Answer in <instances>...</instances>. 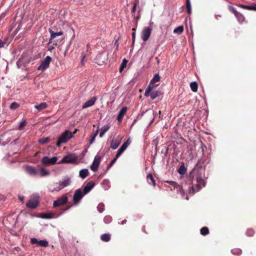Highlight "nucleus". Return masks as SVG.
Listing matches in <instances>:
<instances>
[{
  "label": "nucleus",
  "mask_w": 256,
  "mask_h": 256,
  "mask_svg": "<svg viewBox=\"0 0 256 256\" xmlns=\"http://www.w3.org/2000/svg\"><path fill=\"white\" fill-rule=\"evenodd\" d=\"M112 221V217L110 216H106L104 218V222L106 224H110Z\"/></svg>",
  "instance_id": "obj_42"
},
{
  "label": "nucleus",
  "mask_w": 256,
  "mask_h": 256,
  "mask_svg": "<svg viewBox=\"0 0 256 256\" xmlns=\"http://www.w3.org/2000/svg\"><path fill=\"white\" fill-rule=\"evenodd\" d=\"M74 34L73 35L71 40H70V42H69V44H68V46H67L66 48V51L68 52V49H69V48L70 46L72 44V40H74Z\"/></svg>",
  "instance_id": "obj_49"
},
{
  "label": "nucleus",
  "mask_w": 256,
  "mask_h": 256,
  "mask_svg": "<svg viewBox=\"0 0 256 256\" xmlns=\"http://www.w3.org/2000/svg\"><path fill=\"white\" fill-rule=\"evenodd\" d=\"M190 86L192 90L194 92H196L198 90V84L196 82H192L190 84Z\"/></svg>",
  "instance_id": "obj_33"
},
{
  "label": "nucleus",
  "mask_w": 256,
  "mask_h": 256,
  "mask_svg": "<svg viewBox=\"0 0 256 256\" xmlns=\"http://www.w3.org/2000/svg\"><path fill=\"white\" fill-rule=\"evenodd\" d=\"M231 252L234 255L240 256L242 254V250L238 248L232 249Z\"/></svg>",
  "instance_id": "obj_34"
},
{
  "label": "nucleus",
  "mask_w": 256,
  "mask_h": 256,
  "mask_svg": "<svg viewBox=\"0 0 256 256\" xmlns=\"http://www.w3.org/2000/svg\"><path fill=\"white\" fill-rule=\"evenodd\" d=\"M152 89V87L150 85H148L144 92V96H150V91Z\"/></svg>",
  "instance_id": "obj_43"
},
{
  "label": "nucleus",
  "mask_w": 256,
  "mask_h": 256,
  "mask_svg": "<svg viewBox=\"0 0 256 256\" xmlns=\"http://www.w3.org/2000/svg\"><path fill=\"white\" fill-rule=\"evenodd\" d=\"M85 194L80 188L76 190L74 193L73 201L75 205L78 204Z\"/></svg>",
  "instance_id": "obj_5"
},
{
  "label": "nucleus",
  "mask_w": 256,
  "mask_h": 256,
  "mask_svg": "<svg viewBox=\"0 0 256 256\" xmlns=\"http://www.w3.org/2000/svg\"><path fill=\"white\" fill-rule=\"evenodd\" d=\"M118 158H116V155L115 158H114L109 164L108 167H111L115 163Z\"/></svg>",
  "instance_id": "obj_48"
},
{
  "label": "nucleus",
  "mask_w": 256,
  "mask_h": 256,
  "mask_svg": "<svg viewBox=\"0 0 256 256\" xmlns=\"http://www.w3.org/2000/svg\"><path fill=\"white\" fill-rule=\"evenodd\" d=\"M160 92L158 90H152V89L150 91V96L151 99L154 100L159 96Z\"/></svg>",
  "instance_id": "obj_31"
},
{
  "label": "nucleus",
  "mask_w": 256,
  "mask_h": 256,
  "mask_svg": "<svg viewBox=\"0 0 256 256\" xmlns=\"http://www.w3.org/2000/svg\"><path fill=\"white\" fill-rule=\"evenodd\" d=\"M235 16L240 22H242L245 20L244 16L239 12Z\"/></svg>",
  "instance_id": "obj_32"
},
{
  "label": "nucleus",
  "mask_w": 256,
  "mask_h": 256,
  "mask_svg": "<svg viewBox=\"0 0 256 256\" xmlns=\"http://www.w3.org/2000/svg\"><path fill=\"white\" fill-rule=\"evenodd\" d=\"M152 29L150 27H145L142 32V39L144 41L146 42L149 38Z\"/></svg>",
  "instance_id": "obj_9"
},
{
  "label": "nucleus",
  "mask_w": 256,
  "mask_h": 256,
  "mask_svg": "<svg viewBox=\"0 0 256 256\" xmlns=\"http://www.w3.org/2000/svg\"><path fill=\"white\" fill-rule=\"evenodd\" d=\"M167 182L172 186L174 188H178L182 196H185V192L182 190V186H180L176 182L173 181H168Z\"/></svg>",
  "instance_id": "obj_17"
},
{
  "label": "nucleus",
  "mask_w": 256,
  "mask_h": 256,
  "mask_svg": "<svg viewBox=\"0 0 256 256\" xmlns=\"http://www.w3.org/2000/svg\"><path fill=\"white\" fill-rule=\"evenodd\" d=\"M100 162V158L99 156H96L94 158L92 164L90 168V170L94 172H96L99 166Z\"/></svg>",
  "instance_id": "obj_11"
},
{
  "label": "nucleus",
  "mask_w": 256,
  "mask_h": 256,
  "mask_svg": "<svg viewBox=\"0 0 256 256\" xmlns=\"http://www.w3.org/2000/svg\"><path fill=\"white\" fill-rule=\"evenodd\" d=\"M127 62L128 60L125 58L122 60V63L119 69L120 72H122V71L124 68L126 66Z\"/></svg>",
  "instance_id": "obj_41"
},
{
  "label": "nucleus",
  "mask_w": 256,
  "mask_h": 256,
  "mask_svg": "<svg viewBox=\"0 0 256 256\" xmlns=\"http://www.w3.org/2000/svg\"><path fill=\"white\" fill-rule=\"evenodd\" d=\"M89 172L87 168H84L81 170L79 172V176L82 178H85L88 175Z\"/></svg>",
  "instance_id": "obj_22"
},
{
  "label": "nucleus",
  "mask_w": 256,
  "mask_h": 256,
  "mask_svg": "<svg viewBox=\"0 0 256 256\" xmlns=\"http://www.w3.org/2000/svg\"><path fill=\"white\" fill-rule=\"evenodd\" d=\"M30 242L32 244H36L38 246L42 247H46L48 246V242L46 240H38L37 238H30Z\"/></svg>",
  "instance_id": "obj_10"
},
{
  "label": "nucleus",
  "mask_w": 256,
  "mask_h": 256,
  "mask_svg": "<svg viewBox=\"0 0 256 256\" xmlns=\"http://www.w3.org/2000/svg\"><path fill=\"white\" fill-rule=\"evenodd\" d=\"M183 31H184V26H180L176 28L174 30V32L175 34H180Z\"/></svg>",
  "instance_id": "obj_36"
},
{
  "label": "nucleus",
  "mask_w": 256,
  "mask_h": 256,
  "mask_svg": "<svg viewBox=\"0 0 256 256\" xmlns=\"http://www.w3.org/2000/svg\"><path fill=\"white\" fill-rule=\"evenodd\" d=\"M137 120H138V118H136L134 119V122H133L131 126H134V125L136 123V122H137Z\"/></svg>",
  "instance_id": "obj_58"
},
{
  "label": "nucleus",
  "mask_w": 256,
  "mask_h": 256,
  "mask_svg": "<svg viewBox=\"0 0 256 256\" xmlns=\"http://www.w3.org/2000/svg\"><path fill=\"white\" fill-rule=\"evenodd\" d=\"M136 6H137V3L136 2L133 6H132V13H134L135 12L136 10Z\"/></svg>",
  "instance_id": "obj_51"
},
{
  "label": "nucleus",
  "mask_w": 256,
  "mask_h": 256,
  "mask_svg": "<svg viewBox=\"0 0 256 256\" xmlns=\"http://www.w3.org/2000/svg\"><path fill=\"white\" fill-rule=\"evenodd\" d=\"M156 58V61H157L158 64V63L160 62V60H159V59H158V58Z\"/></svg>",
  "instance_id": "obj_63"
},
{
  "label": "nucleus",
  "mask_w": 256,
  "mask_h": 256,
  "mask_svg": "<svg viewBox=\"0 0 256 256\" xmlns=\"http://www.w3.org/2000/svg\"><path fill=\"white\" fill-rule=\"evenodd\" d=\"M101 240L105 242H109L110 240V234H102L100 236Z\"/></svg>",
  "instance_id": "obj_27"
},
{
  "label": "nucleus",
  "mask_w": 256,
  "mask_h": 256,
  "mask_svg": "<svg viewBox=\"0 0 256 256\" xmlns=\"http://www.w3.org/2000/svg\"><path fill=\"white\" fill-rule=\"evenodd\" d=\"M130 138H128L120 146V148L117 151V153L116 154V158H118L122 153L126 150L127 147L130 145Z\"/></svg>",
  "instance_id": "obj_12"
},
{
  "label": "nucleus",
  "mask_w": 256,
  "mask_h": 256,
  "mask_svg": "<svg viewBox=\"0 0 256 256\" xmlns=\"http://www.w3.org/2000/svg\"><path fill=\"white\" fill-rule=\"evenodd\" d=\"M26 171L30 176H36L38 174L36 168L32 166H27L26 168Z\"/></svg>",
  "instance_id": "obj_13"
},
{
  "label": "nucleus",
  "mask_w": 256,
  "mask_h": 256,
  "mask_svg": "<svg viewBox=\"0 0 256 256\" xmlns=\"http://www.w3.org/2000/svg\"><path fill=\"white\" fill-rule=\"evenodd\" d=\"M52 58L49 56H46L44 59L42 61L40 64L38 68V70L44 71L49 67Z\"/></svg>",
  "instance_id": "obj_6"
},
{
  "label": "nucleus",
  "mask_w": 256,
  "mask_h": 256,
  "mask_svg": "<svg viewBox=\"0 0 256 256\" xmlns=\"http://www.w3.org/2000/svg\"><path fill=\"white\" fill-rule=\"evenodd\" d=\"M71 182V178L66 176H65L62 180H60L58 182L53 183L50 184L48 186V190L52 192H58L61 190L70 186Z\"/></svg>",
  "instance_id": "obj_2"
},
{
  "label": "nucleus",
  "mask_w": 256,
  "mask_h": 256,
  "mask_svg": "<svg viewBox=\"0 0 256 256\" xmlns=\"http://www.w3.org/2000/svg\"><path fill=\"white\" fill-rule=\"evenodd\" d=\"M186 6L188 8V14H190L192 13V7H191L190 0H186Z\"/></svg>",
  "instance_id": "obj_40"
},
{
  "label": "nucleus",
  "mask_w": 256,
  "mask_h": 256,
  "mask_svg": "<svg viewBox=\"0 0 256 256\" xmlns=\"http://www.w3.org/2000/svg\"><path fill=\"white\" fill-rule=\"evenodd\" d=\"M72 137V132L68 130L64 131V132L58 138L56 144V146H60V144L67 142Z\"/></svg>",
  "instance_id": "obj_3"
},
{
  "label": "nucleus",
  "mask_w": 256,
  "mask_h": 256,
  "mask_svg": "<svg viewBox=\"0 0 256 256\" xmlns=\"http://www.w3.org/2000/svg\"><path fill=\"white\" fill-rule=\"evenodd\" d=\"M120 141L112 138L110 142V148L114 150H116L119 146Z\"/></svg>",
  "instance_id": "obj_19"
},
{
  "label": "nucleus",
  "mask_w": 256,
  "mask_h": 256,
  "mask_svg": "<svg viewBox=\"0 0 256 256\" xmlns=\"http://www.w3.org/2000/svg\"><path fill=\"white\" fill-rule=\"evenodd\" d=\"M68 200V196L66 194L62 195L60 198L54 202L53 206L56 208L64 205L67 203Z\"/></svg>",
  "instance_id": "obj_7"
},
{
  "label": "nucleus",
  "mask_w": 256,
  "mask_h": 256,
  "mask_svg": "<svg viewBox=\"0 0 256 256\" xmlns=\"http://www.w3.org/2000/svg\"><path fill=\"white\" fill-rule=\"evenodd\" d=\"M78 160V156L75 154H70L64 156L58 162L59 164L73 163Z\"/></svg>",
  "instance_id": "obj_4"
},
{
  "label": "nucleus",
  "mask_w": 256,
  "mask_h": 256,
  "mask_svg": "<svg viewBox=\"0 0 256 256\" xmlns=\"http://www.w3.org/2000/svg\"><path fill=\"white\" fill-rule=\"evenodd\" d=\"M102 186L104 190H108L110 188V182L108 180H104L102 182Z\"/></svg>",
  "instance_id": "obj_23"
},
{
  "label": "nucleus",
  "mask_w": 256,
  "mask_h": 256,
  "mask_svg": "<svg viewBox=\"0 0 256 256\" xmlns=\"http://www.w3.org/2000/svg\"><path fill=\"white\" fill-rule=\"evenodd\" d=\"M42 218H51L52 216L50 214H45L42 216Z\"/></svg>",
  "instance_id": "obj_50"
},
{
  "label": "nucleus",
  "mask_w": 256,
  "mask_h": 256,
  "mask_svg": "<svg viewBox=\"0 0 256 256\" xmlns=\"http://www.w3.org/2000/svg\"><path fill=\"white\" fill-rule=\"evenodd\" d=\"M86 58V56L84 55L81 59V62H82Z\"/></svg>",
  "instance_id": "obj_60"
},
{
  "label": "nucleus",
  "mask_w": 256,
  "mask_h": 256,
  "mask_svg": "<svg viewBox=\"0 0 256 256\" xmlns=\"http://www.w3.org/2000/svg\"><path fill=\"white\" fill-rule=\"evenodd\" d=\"M96 99L97 98L96 96L92 97L90 100H88L83 104V105L82 106V108L84 109L86 108L93 106L96 102Z\"/></svg>",
  "instance_id": "obj_16"
},
{
  "label": "nucleus",
  "mask_w": 256,
  "mask_h": 256,
  "mask_svg": "<svg viewBox=\"0 0 256 256\" xmlns=\"http://www.w3.org/2000/svg\"><path fill=\"white\" fill-rule=\"evenodd\" d=\"M185 198H186V200H188L189 199V198H188V194H186V196Z\"/></svg>",
  "instance_id": "obj_62"
},
{
  "label": "nucleus",
  "mask_w": 256,
  "mask_h": 256,
  "mask_svg": "<svg viewBox=\"0 0 256 256\" xmlns=\"http://www.w3.org/2000/svg\"><path fill=\"white\" fill-rule=\"evenodd\" d=\"M94 185L95 183L92 181H90L87 183V184L84 188L82 191L85 194H86L91 190L93 188Z\"/></svg>",
  "instance_id": "obj_15"
},
{
  "label": "nucleus",
  "mask_w": 256,
  "mask_h": 256,
  "mask_svg": "<svg viewBox=\"0 0 256 256\" xmlns=\"http://www.w3.org/2000/svg\"><path fill=\"white\" fill-rule=\"evenodd\" d=\"M126 220H122V222H118L120 224H126Z\"/></svg>",
  "instance_id": "obj_56"
},
{
  "label": "nucleus",
  "mask_w": 256,
  "mask_h": 256,
  "mask_svg": "<svg viewBox=\"0 0 256 256\" xmlns=\"http://www.w3.org/2000/svg\"><path fill=\"white\" fill-rule=\"evenodd\" d=\"M97 210L100 212H102L104 210V204L102 202L100 203L97 206Z\"/></svg>",
  "instance_id": "obj_39"
},
{
  "label": "nucleus",
  "mask_w": 256,
  "mask_h": 256,
  "mask_svg": "<svg viewBox=\"0 0 256 256\" xmlns=\"http://www.w3.org/2000/svg\"><path fill=\"white\" fill-rule=\"evenodd\" d=\"M50 140V138L48 137H46V138H40L38 140V142L39 144H44L46 143H47Z\"/></svg>",
  "instance_id": "obj_35"
},
{
  "label": "nucleus",
  "mask_w": 256,
  "mask_h": 256,
  "mask_svg": "<svg viewBox=\"0 0 256 256\" xmlns=\"http://www.w3.org/2000/svg\"><path fill=\"white\" fill-rule=\"evenodd\" d=\"M114 45L116 46V50H118V40H116L114 42Z\"/></svg>",
  "instance_id": "obj_53"
},
{
  "label": "nucleus",
  "mask_w": 256,
  "mask_h": 256,
  "mask_svg": "<svg viewBox=\"0 0 256 256\" xmlns=\"http://www.w3.org/2000/svg\"><path fill=\"white\" fill-rule=\"evenodd\" d=\"M154 118L151 120V122H150V124H151L152 123V122H153L154 121Z\"/></svg>",
  "instance_id": "obj_64"
},
{
  "label": "nucleus",
  "mask_w": 256,
  "mask_h": 256,
  "mask_svg": "<svg viewBox=\"0 0 256 256\" xmlns=\"http://www.w3.org/2000/svg\"><path fill=\"white\" fill-rule=\"evenodd\" d=\"M50 174V172L44 168H40V177L48 176Z\"/></svg>",
  "instance_id": "obj_21"
},
{
  "label": "nucleus",
  "mask_w": 256,
  "mask_h": 256,
  "mask_svg": "<svg viewBox=\"0 0 256 256\" xmlns=\"http://www.w3.org/2000/svg\"><path fill=\"white\" fill-rule=\"evenodd\" d=\"M38 204V198L36 199H30L26 204L28 208H35Z\"/></svg>",
  "instance_id": "obj_14"
},
{
  "label": "nucleus",
  "mask_w": 256,
  "mask_h": 256,
  "mask_svg": "<svg viewBox=\"0 0 256 256\" xmlns=\"http://www.w3.org/2000/svg\"><path fill=\"white\" fill-rule=\"evenodd\" d=\"M147 181L149 184H152L154 186H155V180L152 174H150L147 176Z\"/></svg>",
  "instance_id": "obj_28"
},
{
  "label": "nucleus",
  "mask_w": 256,
  "mask_h": 256,
  "mask_svg": "<svg viewBox=\"0 0 256 256\" xmlns=\"http://www.w3.org/2000/svg\"><path fill=\"white\" fill-rule=\"evenodd\" d=\"M229 8L230 10L234 14V16L238 13V12L236 10V8L232 6H230Z\"/></svg>",
  "instance_id": "obj_47"
},
{
  "label": "nucleus",
  "mask_w": 256,
  "mask_h": 256,
  "mask_svg": "<svg viewBox=\"0 0 256 256\" xmlns=\"http://www.w3.org/2000/svg\"><path fill=\"white\" fill-rule=\"evenodd\" d=\"M205 170L202 167H198L196 165L190 174V176L192 178V180H196V186L194 188L192 185L190 184L188 186L189 193L194 194L199 191L206 184L207 178L204 176Z\"/></svg>",
  "instance_id": "obj_1"
},
{
  "label": "nucleus",
  "mask_w": 256,
  "mask_h": 256,
  "mask_svg": "<svg viewBox=\"0 0 256 256\" xmlns=\"http://www.w3.org/2000/svg\"><path fill=\"white\" fill-rule=\"evenodd\" d=\"M48 105L46 102H42L40 104H37L34 106V108H36L38 111H40L42 110H44L46 108Z\"/></svg>",
  "instance_id": "obj_25"
},
{
  "label": "nucleus",
  "mask_w": 256,
  "mask_h": 256,
  "mask_svg": "<svg viewBox=\"0 0 256 256\" xmlns=\"http://www.w3.org/2000/svg\"><path fill=\"white\" fill-rule=\"evenodd\" d=\"M209 233V230L207 227H203L200 229V234L202 236H206Z\"/></svg>",
  "instance_id": "obj_37"
},
{
  "label": "nucleus",
  "mask_w": 256,
  "mask_h": 256,
  "mask_svg": "<svg viewBox=\"0 0 256 256\" xmlns=\"http://www.w3.org/2000/svg\"><path fill=\"white\" fill-rule=\"evenodd\" d=\"M4 42L2 40H0V48H3L4 46Z\"/></svg>",
  "instance_id": "obj_55"
},
{
  "label": "nucleus",
  "mask_w": 256,
  "mask_h": 256,
  "mask_svg": "<svg viewBox=\"0 0 256 256\" xmlns=\"http://www.w3.org/2000/svg\"><path fill=\"white\" fill-rule=\"evenodd\" d=\"M186 172L184 164H182L178 170V172L181 175H183Z\"/></svg>",
  "instance_id": "obj_30"
},
{
  "label": "nucleus",
  "mask_w": 256,
  "mask_h": 256,
  "mask_svg": "<svg viewBox=\"0 0 256 256\" xmlns=\"http://www.w3.org/2000/svg\"><path fill=\"white\" fill-rule=\"evenodd\" d=\"M26 120H24L20 124L18 127V130H22L24 126L26 124Z\"/></svg>",
  "instance_id": "obj_46"
},
{
  "label": "nucleus",
  "mask_w": 256,
  "mask_h": 256,
  "mask_svg": "<svg viewBox=\"0 0 256 256\" xmlns=\"http://www.w3.org/2000/svg\"><path fill=\"white\" fill-rule=\"evenodd\" d=\"M254 230L252 228L248 229L246 232V236H254Z\"/></svg>",
  "instance_id": "obj_44"
},
{
  "label": "nucleus",
  "mask_w": 256,
  "mask_h": 256,
  "mask_svg": "<svg viewBox=\"0 0 256 256\" xmlns=\"http://www.w3.org/2000/svg\"><path fill=\"white\" fill-rule=\"evenodd\" d=\"M126 107H123L120 110L117 116V120L119 122H121L124 116L126 114L127 111Z\"/></svg>",
  "instance_id": "obj_18"
},
{
  "label": "nucleus",
  "mask_w": 256,
  "mask_h": 256,
  "mask_svg": "<svg viewBox=\"0 0 256 256\" xmlns=\"http://www.w3.org/2000/svg\"><path fill=\"white\" fill-rule=\"evenodd\" d=\"M132 43L134 44L135 42V39H136V32H132Z\"/></svg>",
  "instance_id": "obj_52"
},
{
  "label": "nucleus",
  "mask_w": 256,
  "mask_h": 256,
  "mask_svg": "<svg viewBox=\"0 0 256 256\" xmlns=\"http://www.w3.org/2000/svg\"><path fill=\"white\" fill-rule=\"evenodd\" d=\"M160 76L158 74H156L153 78L151 80L150 84V86L156 82H158L160 80Z\"/></svg>",
  "instance_id": "obj_26"
},
{
  "label": "nucleus",
  "mask_w": 256,
  "mask_h": 256,
  "mask_svg": "<svg viewBox=\"0 0 256 256\" xmlns=\"http://www.w3.org/2000/svg\"><path fill=\"white\" fill-rule=\"evenodd\" d=\"M132 32H136V28H132Z\"/></svg>",
  "instance_id": "obj_61"
},
{
  "label": "nucleus",
  "mask_w": 256,
  "mask_h": 256,
  "mask_svg": "<svg viewBox=\"0 0 256 256\" xmlns=\"http://www.w3.org/2000/svg\"><path fill=\"white\" fill-rule=\"evenodd\" d=\"M236 6L240 8L248 10H252V6H248V5H244L242 4H238Z\"/></svg>",
  "instance_id": "obj_38"
},
{
  "label": "nucleus",
  "mask_w": 256,
  "mask_h": 256,
  "mask_svg": "<svg viewBox=\"0 0 256 256\" xmlns=\"http://www.w3.org/2000/svg\"><path fill=\"white\" fill-rule=\"evenodd\" d=\"M99 132V128L98 127L96 132L91 136V138L90 140V144H92L95 140V138Z\"/></svg>",
  "instance_id": "obj_29"
},
{
  "label": "nucleus",
  "mask_w": 256,
  "mask_h": 256,
  "mask_svg": "<svg viewBox=\"0 0 256 256\" xmlns=\"http://www.w3.org/2000/svg\"><path fill=\"white\" fill-rule=\"evenodd\" d=\"M49 32L50 34V40H52V39H54L56 36H60L63 34V32L62 31H60L59 32H53L51 29L49 30Z\"/></svg>",
  "instance_id": "obj_20"
},
{
  "label": "nucleus",
  "mask_w": 256,
  "mask_h": 256,
  "mask_svg": "<svg viewBox=\"0 0 256 256\" xmlns=\"http://www.w3.org/2000/svg\"><path fill=\"white\" fill-rule=\"evenodd\" d=\"M18 106L19 105L17 102H13L10 104V108L12 110H15L18 107Z\"/></svg>",
  "instance_id": "obj_45"
},
{
  "label": "nucleus",
  "mask_w": 256,
  "mask_h": 256,
  "mask_svg": "<svg viewBox=\"0 0 256 256\" xmlns=\"http://www.w3.org/2000/svg\"><path fill=\"white\" fill-rule=\"evenodd\" d=\"M18 198L22 202L24 201V196H19Z\"/></svg>",
  "instance_id": "obj_57"
},
{
  "label": "nucleus",
  "mask_w": 256,
  "mask_h": 256,
  "mask_svg": "<svg viewBox=\"0 0 256 256\" xmlns=\"http://www.w3.org/2000/svg\"><path fill=\"white\" fill-rule=\"evenodd\" d=\"M110 126L109 124H106L103 126L101 128V131L100 134V137L102 138L104 134L110 129Z\"/></svg>",
  "instance_id": "obj_24"
},
{
  "label": "nucleus",
  "mask_w": 256,
  "mask_h": 256,
  "mask_svg": "<svg viewBox=\"0 0 256 256\" xmlns=\"http://www.w3.org/2000/svg\"><path fill=\"white\" fill-rule=\"evenodd\" d=\"M58 158L56 156H54L52 158H50L48 156H44L42 160V163L46 165H52L56 162Z\"/></svg>",
  "instance_id": "obj_8"
},
{
  "label": "nucleus",
  "mask_w": 256,
  "mask_h": 256,
  "mask_svg": "<svg viewBox=\"0 0 256 256\" xmlns=\"http://www.w3.org/2000/svg\"><path fill=\"white\" fill-rule=\"evenodd\" d=\"M103 56H104V54L103 53H102V54H98L96 56L97 60L100 59Z\"/></svg>",
  "instance_id": "obj_54"
},
{
  "label": "nucleus",
  "mask_w": 256,
  "mask_h": 256,
  "mask_svg": "<svg viewBox=\"0 0 256 256\" xmlns=\"http://www.w3.org/2000/svg\"><path fill=\"white\" fill-rule=\"evenodd\" d=\"M252 10H256V4L252 5Z\"/></svg>",
  "instance_id": "obj_59"
}]
</instances>
